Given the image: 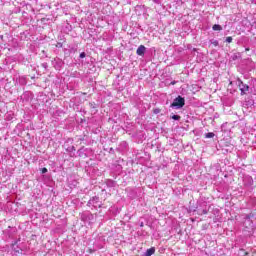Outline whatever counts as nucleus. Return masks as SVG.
Segmentation results:
<instances>
[{
  "mask_svg": "<svg viewBox=\"0 0 256 256\" xmlns=\"http://www.w3.org/2000/svg\"><path fill=\"white\" fill-rule=\"evenodd\" d=\"M172 119H173L174 121H179V120L181 119V116H179V115H173V116H172Z\"/></svg>",
  "mask_w": 256,
  "mask_h": 256,
  "instance_id": "12",
  "label": "nucleus"
},
{
  "mask_svg": "<svg viewBox=\"0 0 256 256\" xmlns=\"http://www.w3.org/2000/svg\"><path fill=\"white\" fill-rule=\"evenodd\" d=\"M207 213H209L207 209L199 210V215H207Z\"/></svg>",
  "mask_w": 256,
  "mask_h": 256,
  "instance_id": "10",
  "label": "nucleus"
},
{
  "mask_svg": "<svg viewBox=\"0 0 256 256\" xmlns=\"http://www.w3.org/2000/svg\"><path fill=\"white\" fill-rule=\"evenodd\" d=\"M153 113H154L155 115H159V113H161V109L156 108V109H154Z\"/></svg>",
  "mask_w": 256,
  "mask_h": 256,
  "instance_id": "14",
  "label": "nucleus"
},
{
  "mask_svg": "<svg viewBox=\"0 0 256 256\" xmlns=\"http://www.w3.org/2000/svg\"><path fill=\"white\" fill-rule=\"evenodd\" d=\"M152 255H155V247H152L148 250H146L144 256H152Z\"/></svg>",
  "mask_w": 256,
  "mask_h": 256,
  "instance_id": "7",
  "label": "nucleus"
},
{
  "mask_svg": "<svg viewBox=\"0 0 256 256\" xmlns=\"http://www.w3.org/2000/svg\"><path fill=\"white\" fill-rule=\"evenodd\" d=\"M106 185H107V187L113 188V187L117 186V182H115L111 179H108V180H106Z\"/></svg>",
  "mask_w": 256,
  "mask_h": 256,
  "instance_id": "6",
  "label": "nucleus"
},
{
  "mask_svg": "<svg viewBox=\"0 0 256 256\" xmlns=\"http://www.w3.org/2000/svg\"><path fill=\"white\" fill-rule=\"evenodd\" d=\"M103 204L101 201H99V196H94L88 201V207H94L97 209V207L101 208Z\"/></svg>",
  "mask_w": 256,
  "mask_h": 256,
  "instance_id": "3",
  "label": "nucleus"
},
{
  "mask_svg": "<svg viewBox=\"0 0 256 256\" xmlns=\"http://www.w3.org/2000/svg\"><path fill=\"white\" fill-rule=\"evenodd\" d=\"M236 85L237 87L240 89V95H249V91L251 89V87H249V85L243 83V80L238 78L236 81Z\"/></svg>",
  "mask_w": 256,
  "mask_h": 256,
  "instance_id": "1",
  "label": "nucleus"
},
{
  "mask_svg": "<svg viewBox=\"0 0 256 256\" xmlns=\"http://www.w3.org/2000/svg\"><path fill=\"white\" fill-rule=\"evenodd\" d=\"M52 65H53L54 69H56V71H61V69H63V65H65V63L63 62V60H61V58H54L52 60Z\"/></svg>",
  "mask_w": 256,
  "mask_h": 256,
  "instance_id": "4",
  "label": "nucleus"
},
{
  "mask_svg": "<svg viewBox=\"0 0 256 256\" xmlns=\"http://www.w3.org/2000/svg\"><path fill=\"white\" fill-rule=\"evenodd\" d=\"M226 43H233V37L228 36V37L226 38Z\"/></svg>",
  "mask_w": 256,
  "mask_h": 256,
  "instance_id": "13",
  "label": "nucleus"
},
{
  "mask_svg": "<svg viewBox=\"0 0 256 256\" xmlns=\"http://www.w3.org/2000/svg\"><path fill=\"white\" fill-rule=\"evenodd\" d=\"M213 31H223V27L219 24H215L213 27H212Z\"/></svg>",
  "mask_w": 256,
  "mask_h": 256,
  "instance_id": "8",
  "label": "nucleus"
},
{
  "mask_svg": "<svg viewBox=\"0 0 256 256\" xmlns=\"http://www.w3.org/2000/svg\"><path fill=\"white\" fill-rule=\"evenodd\" d=\"M145 51H147V48L144 45H140L136 50V55L143 57L145 55Z\"/></svg>",
  "mask_w": 256,
  "mask_h": 256,
  "instance_id": "5",
  "label": "nucleus"
},
{
  "mask_svg": "<svg viewBox=\"0 0 256 256\" xmlns=\"http://www.w3.org/2000/svg\"><path fill=\"white\" fill-rule=\"evenodd\" d=\"M85 57H87L85 52L80 53V59H85Z\"/></svg>",
  "mask_w": 256,
  "mask_h": 256,
  "instance_id": "15",
  "label": "nucleus"
},
{
  "mask_svg": "<svg viewBox=\"0 0 256 256\" xmlns=\"http://www.w3.org/2000/svg\"><path fill=\"white\" fill-rule=\"evenodd\" d=\"M212 45H214V47H218L219 46V41L217 40H211Z\"/></svg>",
  "mask_w": 256,
  "mask_h": 256,
  "instance_id": "11",
  "label": "nucleus"
},
{
  "mask_svg": "<svg viewBox=\"0 0 256 256\" xmlns=\"http://www.w3.org/2000/svg\"><path fill=\"white\" fill-rule=\"evenodd\" d=\"M213 137H215V133L213 132H209L205 134L206 139H213Z\"/></svg>",
  "mask_w": 256,
  "mask_h": 256,
  "instance_id": "9",
  "label": "nucleus"
},
{
  "mask_svg": "<svg viewBox=\"0 0 256 256\" xmlns=\"http://www.w3.org/2000/svg\"><path fill=\"white\" fill-rule=\"evenodd\" d=\"M175 83H176V82H175V81H173V82H171V83H170V85H175Z\"/></svg>",
  "mask_w": 256,
  "mask_h": 256,
  "instance_id": "19",
  "label": "nucleus"
},
{
  "mask_svg": "<svg viewBox=\"0 0 256 256\" xmlns=\"http://www.w3.org/2000/svg\"><path fill=\"white\" fill-rule=\"evenodd\" d=\"M42 67L47 68V63H43Z\"/></svg>",
  "mask_w": 256,
  "mask_h": 256,
  "instance_id": "17",
  "label": "nucleus"
},
{
  "mask_svg": "<svg viewBox=\"0 0 256 256\" xmlns=\"http://www.w3.org/2000/svg\"><path fill=\"white\" fill-rule=\"evenodd\" d=\"M70 151H75V146H72V147L70 148Z\"/></svg>",
  "mask_w": 256,
  "mask_h": 256,
  "instance_id": "18",
  "label": "nucleus"
},
{
  "mask_svg": "<svg viewBox=\"0 0 256 256\" xmlns=\"http://www.w3.org/2000/svg\"><path fill=\"white\" fill-rule=\"evenodd\" d=\"M47 171H48L47 168H42V173L43 174L47 173Z\"/></svg>",
  "mask_w": 256,
  "mask_h": 256,
  "instance_id": "16",
  "label": "nucleus"
},
{
  "mask_svg": "<svg viewBox=\"0 0 256 256\" xmlns=\"http://www.w3.org/2000/svg\"><path fill=\"white\" fill-rule=\"evenodd\" d=\"M170 107L172 109H182V107H185V98L181 96L176 97Z\"/></svg>",
  "mask_w": 256,
  "mask_h": 256,
  "instance_id": "2",
  "label": "nucleus"
}]
</instances>
